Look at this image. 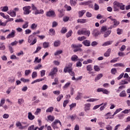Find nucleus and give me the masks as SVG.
I'll list each match as a JSON object with an SVG mask.
<instances>
[{"label":"nucleus","instance_id":"f257e3e1","mask_svg":"<svg viewBox=\"0 0 130 130\" xmlns=\"http://www.w3.org/2000/svg\"><path fill=\"white\" fill-rule=\"evenodd\" d=\"M113 5L114 12H118L119 11V9L120 10H121V11H124L125 9V5L117 1H114Z\"/></svg>","mask_w":130,"mask_h":130},{"label":"nucleus","instance_id":"f03ea898","mask_svg":"<svg viewBox=\"0 0 130 130\" xmlns=\"http://www.w3.org/2000/svg\"><path fill=\"white\" fill-rule=\"evenodd\" d=\"M72 67H73V63H69L68 66H66L63 70L64 73H68L70 74V76H75V72L73 71V68H72Z\"/></svg>","mask_w":130,"mask_h":130},{"label":"nucleus","instance_id":"7ed1b4c3","mask_svg":"<svg viewBox=\"0 0 130 130\" xmlns=\"http://www.w3.org/2000/svg\"><path fill=\"white\" fill-rule=\"evenodd\" d=\"M28 43H30V45H34L37 42V38L35 37L34 35H30L28 38Z\"/></svg>","mask_w":130,"mask_h":130},{"label":"nucleus","instance_id":"20e7f679","mask_svg":"<svg viewBox=\"0 0 130 130\" xmlns=\"http://www.w3.org/2000/svg\"><path fill=\"white\" fill-rule=\"evenodd\" d=\"M58 123L60 126H62L61 122H60V121L58 119H55L54 121L52 123L51 126L53 127V129H58V125H57Z\"/></svg>","mask_w":130,"mask_h":130},{"label":"nucleus","instance_id":"39448f33","mask_svg":"<svg viewBox=\"0 0 130 130\" xmlns=\"http://www.w3.org/2000/svg\"><path fill=\"white\" fill-rule=\"evenodd\" d=\"M81 47H82V44H73L71 45V48L72 49H74V52H77L79 50H81Z\"/></svg>","mask_w":130,"mask_h":130},{"label":"nucleus","instance_id":"423d86ee","mask_svg":"<svg viewBox=\"0 0 130 130\" xmlns=\"http://www.w3.org/2000/svg\"><path fill=\"white\" fill-rule=\"evenodd\" d=\"M23 11L24 15H29L31 12V6H26L22 8Z\"/></svg>","mask_w":130,"mask_h":130},{"label":"nucleus","instance_id":"0eeeda50","mask_svg":"<svg viewBox=\"0 0 130 130\" xmlns=\"http://www.w3.org/2000/svg\"><path fill=\"white\" fill-rule=\"evenodd\" d=\"M57 72V68H54L52 69H51V72L49 73V76H51L52 79H53V78L54 77V75H56Z\"/></svg>","mask_w":130,"mask_h":130},{"label":"nucleus","instance_id":"6e6552de","mask_svg":"<svg viewBox=\"0 0 130 130\" xmlns=\"http://www.w3.org/2000/svg\"><path fill=\"white\" fill-rule=\"evenodd\" d=\"M46 15L47 17H51L52 18H54L56 16L54 11H49L46 13Z\"/></svg>","mask_w":130,"mask_h":130},{"label":"nucleus","instance_id":"1a4fd4ad","mask_svg":"<svg viewBox=\"0 0 130 130\" xmlns=\"http://www.w3.org/2000/svg\"><path fill=\"white\" fill-rule=\"evenodd\" d=\"M84 109L85 112H88V111H89V110L91 109V104L90 103L85 104L84 105Z\"/></svg>","mask_w":130,"mask_h":130},{"label":"nucleus","instance_id":"9d476101","mask_svg":"<svg viewBox=\"0 0 130 130\" xmlns=\"http://www.w3.org/2000/svg\"><path fill=\"white\" fill-rule=\"evenodd\" d=\"M16 31L12 30V32L7 36V39H11V38H14L15 36Z\"/></svg>","mask_w":130,"mask_h":130},{"label":"nucleus","instance_id":"9b49d317","mask_svg":"<svg viewBox=\"0 0 130 130\" xmlns=\"http://www.w3.org/2000/svg\"><path fill=\"white\" fill-rule=\"evenodd\" d=\"M83 45L85 46H90L91 45V42L88 40H85L83 42H82Z\"/></svg>","mask_w":130,"mask_h":130},{"label":"nucleus","instance_id":"f8f14e48","mask_svg":"<svg viewBox=\"0 0 130 130\" xmlns=\"http://www.w3.org/2000/svg\"><path fill=\"white\" fill-rule=\"evenodd\" d=\"M113 43V41H108L102 44V46H108Z\"/></svg>","mask_w":130,"mask_h":130},{"label":"nucleus","instance_id":"ddd939ff","mask_svg":"<svg viewBox=\"0 0 130 130\" xmlns=\"http://www.w3.org/2000/svg\"><path fill=\"white\" fill-rule=\"evenodd\" d=\"M110 53H111V49L109 48L104 53V55L106 57H108V56H110Z\"/></svg>","mask_w":130,"mask_h":130},{"label":"nucleus","instance_id":"4468645a","mask_svg":"<svg viewBox=\"0 0 130 130\" xmlns=\"http://www.w3.org/2000/svg\"><path fill=\"white\" fill-rule=\"evenodd\" d=\"M35 15H39V14H44V11L43 10L41 9L40 10H39L38 9L37 10H35Z\"/></svg>","mask_w":130,"mask_h":130},{"label":"nucleus","instance_id":"2eb2a0df","mask_svg":"<svg viewBox=\"0 0 130 130\" xmlns=\"http://www.w3.org/2000/svg\"><path fill=\"white\" fill-rule=\"evenodd\" d=\"M90 31L89 30H82V35H85L86 36H90Z\"/></svg>","mask_w":130,"mask_h":130},{"label":"nucleus","instance_id":"dca6fc26","mask_svg":"<svg viewBox=\"0 0 130 130\" xmlns=\"http://www.w3.org/2000/svg\"><path fill=\"white\" fill-rule=\"evenodd\" d=\"M28 119H29V120H33V119H34V118H35V116L33 115L32 114V113L28 112Z\"/></svg>","mask_w":130,"mask_h":130},{"label":"nucleus","instance_id":"f3484780","mask_svg":"<svg viewBox=\"0 0 130 130\" xmlns=\"http://www.w3.org/2000/svg\"><path fill=\"white\" fill-rule=\"evenodd\" d=\"M45 79V77H44V78H40V79H36L31 82V84L33 85V84H35V83H38L39 82L44 81Z\"/></svg>","mask_w":130,"mask_h":130},{"label":"nucleus","instance_id":"a211bd4d","mask_svg":"<svg viewBox=\"0 0 130 130\" xmlns=\"http://www.w3.org/2000/svg\"><path fill=\"white\" fill-rule=\"evenodd\" d=\"M113 21L114 23L113 28H115V27H117L119 25V21H117V20L115 19Z\"/></svg>","mask_w":130,"mask_h":130},{"label":"nucleus","instance_id":"6ab92c4d","mask_svg":"<svg viewBox=\"0 0 130 130\" xmlns=\"http://www.w3.org/2000/svg\"><path fill=\"white\" fill-rule=\"evenodd\" d=\"M7 13L9 15H10V16H11V17H16V16L17 15V14H16V12L14 11H8Z\"/></svg>","mask_w":130,"mask_h":130},{"label":"nucleus","instance_id":"aec40b11","mask_svg":"<svg viewBox=\"0 0 130 130\" xmlns=\"http://www.w3.org/2000/svg\"><path fill=\"white\" fill-rule=\"evenodd\" d=\"M60 41L59 40H57L54 42V46L55 47H57L60 45Z\"/></svg>","mask_w":130,"mask_h":130},{"label":"nucleus","instance_id":"412c9836","mask_svg":"<svg viewBox=\"0 0 130 130\" xmlns=\"http://www.w3.org/2000/svg\"><path fill=\"white\" fill-rule=\"evenodd\" d=\"M103 77V74H99L96 76V77L95 78V82H97L98 80H100Z\"/></svg>","mask_w":130,"mask_h":130},{"label":"nucleus","instance_id":"4be33fe9","mask_svg":"<svg viewBox=\"0 0 130 130\" xmlns=\"http://www.w3.org/2000/svg\"><path fill=\"white\" fill-rule=\"evenodd\" d=\"M38 129V127H35L34 125H31L28 127L27 130H37Z\"/></svg>","mask_w":130,"mask_h":130},{"label":"nucleus","instance_id":"5701e85b","mask_svg":"<svg viewBox=\"0 0 130 130\" xmlns=\"http://www.w3.org/2000/svg\"><path fill=\"white\" fill-rule=\"evenodd\" d=\"M119 96L120 97H126V93L125 92V90L122 91L119 94Z\"/></svg>","mask_w":130,"mask_h":130},{"label":"nucleus","instance_id":"b1692460","mask_svg":"<svg viewBox=\"0 0 130 130\" xmlns=\"http://www.w3.org/2000/svg\"><path fill=\"white\" fill-rule=\"evenodd\" d=\"M76 117H77V116L74 114V115H72L69 116L68 117V119H70H70L72 121H74V120H75L76 119Z\"/></svg>","mask_w":130,"mask_h":130},{"label":"nucleus","instance_id":"393cba45","mask_svg":"<svg viewBox=\"0 0 130 130\" xmlns=\"http://www.w3.org/2000/svg\"><path fill=\"white\" fill-rule=\"evenodd\" d=\"M96 101H98V99L91 98L86 100L87 102H96Z\"/></svg>","mask_w":130,"mask_h":130},{"label":"nucleus","instance_id":"a878e982","mask_svg":"<svg viewBox=\"0 0 130 130\" xmlns=\"http://www.w3.org/2000/svg\"><path fill=\"white\" fill-rule=\"evenodd\" d=\"M71 60L72 61H77L78 60V56L74 55L71 57Z\"/></svg>","mask_w":130,"mask_h":130},{"label":"nucleus","instance_id":"bb28decb","mask_svg":"<svg viewBox=\"0 0 130 130\" xmlns=\"http://www.w3.org/2000/svg\"><path fill=\"white\" fill-rule=\"evenodd\" d=\"M31 30H36L37 29V24L36 23H32L30 26Z\"/></svg>","mask_w":130,"mask_h":130},{"label":"nucleus","instance_id":"cd10ccee","mask_svg":"<svg viewBox=\"0 0 130 130\" xmlns=\"http://www.w3.org/2000/svg\"><path fill=\"white\" fill-rule=\"evenodd\" d=\"M72 35H73V30H69L68 33H67L66 34V37L67 38H69V37H71V36H72Z\"/></svg>","mask_w":130,"mask_h":130},{"label":"nucleus","instance_id":"c85d7f7f","mask_svg":"<svg viewBox=\"0 0 130 130\" xmlns=\"http://www.w3.org/2000/svg\"><path fill=\"white\" fill-rule=\"evenodd\" d=\"M1 11L2 12H8L9 11V7L8 6H4L3 7H1Z\"/></svg>","mask_w":130,"mask_h":130},{"label":"nucleus","instance_id":"c756f323","mask_svg":"<svg viewBox=\"0 0 130 130\" xmlns=\"http://www.w3.org/2000/svg\"><path fill=\"white\" fill-rule=\"evenodd\" d=\"M105 118L106 119H111V113L110 112H108L106 114Z\"/></svg>","mask_w":130,"mask_h":130},{"label":"nucleus","instance_id":"7c9ffc66","mask_svg":"<svg viewBox=\"0 0 130 130\" xmlns=\"http://www.w3.org/2000/svg\"><path fill=\"white\" fill-rule=\"evenodd\" d=\"M110 34H111V31L108 30L105 33V34L104 35V37H105V38L108 37L109 36V35H110Z\"/></svg>","mask_w":130,"mask_h":130},{"label":"nucleus","instance_id":"2f4dec72","mask_svg":"<svg viewBox=\"0 0 130 130\" xmlns=\"http://www.w3.org/2000/svg\"><path fill=\"white\" fill-rule=\"evenodd\" d=\"M117 73V70H116V69L113 68L111 70V74H112V75H116Z\"/></svg>","mask_w":130,"mask_h":130},{"label":"nucleus","instance_id":"473e14b6","mask_svg":"<svg viewBox=\"0 0 130 130\" xmlns=\"http://www.w3.org/2000/svg\"><path fill=\"white\" fill-rule=\"evenodd\" d=\"M43 46L44 48H48V47H49V43L46 42H44Z\"/></svg>","mask_w":130,"mask_h":130},{"label":"nucleus","instance_id":"72a5a7b5","mask_svg":"<svg viewBox=\"0 0 130 130\" xmlns=\"http://www.w3.org/2000/svg\"><path fill=\"white\" fill-rule=\"evenodd\" d=\"M47 118L50 121H53L55 119L54 116L51 115L48 116Z\"/></svg>","mask_w":130,"mask_h":130},{"label":"nucleus","instance_id":"f704fd0d","mask_svg":"<svg viewBox=\"0 0 130 130\" xmlns=\"http://www.w3.org/2000/svg\"><path fill=\"white\" fill-rule=\"evenodd\" d=\"M63 98V95L60 94L56 98L57 102H59Z\"/></svg>","mask_w":130,"mask_h":130},{"label":"nucleus","instance_id":"c9c22d12","mask_svg":"<svg viewBox=\"0 0 130 130\" xmlns=\"http://www.w3.org/2000/svg\"><path fill=\"white\" fill-rule=\"evenodd\" d=\"M49 31L50 35H55V30L53 28H50Z\"/></svg>","mask_w":130,"mask_h":130},{"label":"nucleus","instance_id":"e433bc0d","mask_svg":"<svg viewBox=\"0 0 130 130\" xmlns=\"http://www.w3.org/2000/svg\"><path fill=\"white\" fill-rule=\"evenodd\" d=\"M127 84H128V82L125 80H121L120 82V85H127Z\"/></svg>","mask_w":130,"mask_h":130},{"label":"nucleus","instance_id":"4c0bfd02","mask_svg":"<svg viewBox=\"0 0 130 130\" xmlns=\"http://www.w3.org/2000/svg\"><path fill=\"white\" fill-rule=\"evenodd\" d=\"M90 5H91V2L90 1L83 2L82 3V6H90Z\"/></svg>","mask_w":130,"mask_h":130},{"label":"nucleus","instance_id":"58836bf2","mask_svg":"<svg viewBox=\"0 0 130 130\" xmlns=\"http://www.w3.org/2000/svg\"><path fill=\"white\" fill-rule=\"evenodd\" d=\"M67 31H68V29L66 27H62L60 31L61 33H62V34H64L67 33Z\"/></svg>","mask_w":130,"mask_h":130},{"label":"nucleus","instance_id":"ea45409f","mask_svg":"<svg viewBox=\"0 0 130 130\" xmlns=\"http://www.w3.org/2000/svg\"><path fill=\"white\" fill-rule=\"evenodd\" d=\"M70 4L72 7H75L77 5V2L74 0H70Z\"/></svg>","mask_w":130,"mask_h":130},{"label":"nucleus","instance_id":"a19ab883","mask_svg":"<svg viewBox=\"0 0 130 130\" xmlns=\"http://www.w3.org/2000/svg\"><path fill=\"white\" fill-rule=\"evenodd\" d=\"M20 81H21V82H23V83H28V82H30L29 79H26L24 78H21L20 79Z\"/></svg>","mask_w":130,"mask_h":130},{"label":"nucleus","instance_id":"79ce46f5","mask_svg":"<svg viewBox=\"0 0 130 130\" xmlns=\"http://www.w3.org/2000/svg\"><path fill=\"white\" fill-rule=\"evenodd\" d=\"M53 109L54 108L53 107H50L46 110V112H52Z\"/></svg>","mask_w":130,"mask_h":130},{"label":"nucleus","instance_id":"37998d69","mask_svg":"<svg viewBox=\"0 0 130 130\" xmlns=\"http://www.w3.org/2000/svg\"><path fill=\"white\" fill-rule=\"evenodd\" d=\"M41 58H40L38 57H36L35 59L34 62H37L38 63H39V62H41Z\"/></svg>","mask_w":130,"mask_h":130},{"label":"nucleus","instance_id":"c03bdc74","mask_svg":"<svg viewBox=\"0 0 130 130\" xmlns=\"http://www.w3.org/2000/svg\"><path fill=\"white\" fill-rule=\"evenodd\" d=\"M107 105V103H105V104H104L103 106H101L100 108V110L101 111H102V110H104V109H105V107Z\"/></svg>","mask_w":130,"mask_h":130},{"label":"nucleus","instance_id":"a18cd8bd","mask_svg":"<svg viewBox=\"0 0 130 130\" xmlns=\"http://www.w3.org/2000/svg\"><path fill=\"white\" fill-rule=\"evenodd\" d=\"M103 94H106L107 95H108V94L110 93V91H108V90H107L106 89L103 88Z\"/></svg>","mask_w":130,"mask_h":130},{"label":"nucleus","instance_id":"49530a36","mask_svg":"<svg viewBox=\"0 0 130 130\" xmlns=\"http://www.w3.org/2000/svg\"><path fill=\"white\" fill-rule=\"evenodd\" d=\"M23 103H24V100H23V99H19L18 100V104L19 105H22V104H23Z\"/></svg>","mask_w":130,"mask_h":130},{"label":"nucleus","instance_id":"de8ad7c7","mask_svg":"<svg viewBox=\"0 0 130 130\" xmlns=\"http://www.w3.org/2000/svg\"><path fill=\"white\" fill-rule=\"evenodd\" d=\"M37 77V72H33L32 74H31V77L32 79H35Z\"/></svg>","mask_w":130,"mask_h":130},{"label":"nucleus","instance_id":"09e8293b","mask_svg":"<svg viewBox=\"0 0 130 130\" xmlns=\"http://www.w3.org/2000/svg\"><path fill=\"white\" fill-rule=\"evenodd\" d=\"M114 67H124V65L122 63H117L114 64Z\"/></svg>","mask_w":130,"mask_h":130},{"label":"nucleus","instance_id":"8fccbe9b","mask_svg":"<svg viewBox=\"0 0 130 130\" xmlns=\"http://www.w3.org/2000/svg\"><path fill=\"white\" fill-rule=\"evenodd\" d=\"M100 9V7L99 5L96 3L94 4V10L95 11H98V10H99Z\"/></svg>","mask_w":130,"mask_h":130},{"label":"nucleus","instance_id":"3c124183","mask_svg":"<svg viewBox=\"0 0 130 130\" xmlns=\"http://www.w3.org/2000/svg\"><path fill=\"white\" fill-rule=\"evenodd\" d=\"M8 82H10V83H13V82H15V78L13 77H9L8 78Z\"/></svg>","mask_w":130,"mask_h":130},{"label":"nucleus","instance_id":"603ef678","mask_svg":"<svg viewBox=\"0 0 130 130\" xmlns=\"http://www.w3.org/2000/svg\"><path fill=\"white\" fill-rule=\"evenodd\" d=\"M30 74H31V70H27L25 71V72H24L25 76H28V75H30Z\"/></svg>","mask_w":130,"mask_h":130},{"label":"nucleus","instance_id":"864d4df0","mask_svg":"<svg viewBox=\"0 0 130 130\" xmlns=\"http://www.w3.org/2000/svg\"><path fill=\"white\" fill-rule=\"evenodd\" d=\"M28 24H29V22H28L27 21L25 22V23L22 25L23 29H26V28H28Z\"/></svg>","mask_w":130,"mask_h":130},{"label":"nucleus","instance_id":"5fc2aeb1","mask_svg":"<svg viewBox=\"0 0 130 130\" xmlns=\"http://www.w3.org/2000/svg\"><path fill=\"white\" fill-rule=\"evenodd\" d=\"M118 55L119 56H121V57H123V56H125V54H124L123 52H122V51H119L118 53Z\"/></svg>","mask_w":130,"mask_h":130},{"label":"nucleus","instance_id":"6e6d98bb","mask_svg":"<svg viewBox=\"0 0 130 130\" xmlns=\"http://www.w3.org/2000/svg\"><path fill=\"white\" fill-rule=\"evenodd\" d=\"M62 52V50H58L56 52H55L54 55L56 56V55H59V54H61Z\"/></svg>","mask_w":130,"mask_h":130},{"label":"nucleus","instance_id":"4d7b16f0","mask_svg":"<svg viewBox=\"0 0 130 130\" xmlns=\"http://www.w3.org/2000/svg\"><path fill=\"white\" fill-rule=\"evenodd\" d=\"M106 30H107V27L106 26H103L101 28V32H105Z\"/></svg>","mask_w":130,"mask_h":130},{"label":"nucleus","instance_id":"13d9d810","mask_svg":"<svg viewBox=\"0 0 130 130\" xmlns=\"http://www.w3.org/2000/svg\"><path fill=\"white\" fill-rule=\"evenodd\" d=\"M0 26H3V27L7 26V22H3V21L0 20Z\"/></svg>","mask_w":130,"mask_h":130},{"label":"nucleus","instance_id":"bf43d9fd","mask_svg":"<svg viewBox=\"0 0 130 130\" xmlns=\"http://www.w3.org/2000/svg\"><path fill=\"white\" fill-rule=\"evenodd\" d=\"M16 55L17 56H21V55L23 56V55H24V52H23V51H20L19 52L16 53Z\"/></svg>","mask_w":130,"mask_h":130},{"label":"nucleus","instance_id":"052dcab7","mask_svg":"<svg viewBox=\"0 0 130 130\" xmlns=\"http://www.w3.org/2000/svg\"><path fill=\"white\" fill-rule=\"evenodd\" d=\"M41 47L38 46L37 47V49L35 50V52H34V53H37L39 51H40L41 50Z\"/></svg>","mask_w":130,"mask_h":130},{"label":"nucleus","instance_id":"680f3d73","mask_svg":"<svg viewBox=\"0 0 130 130\" xmlns=\"http://www.w3.org/2000/svg\"><path fill=\"white\" fill-rule=\"evenodd\" d=\"M77 106V104L76 103H73L71 105H70L69 106L70 107V110H72V109H73V108H74V107H76V106Z\"/></svg>","mask_w":130,"mask_h":130},{"label":"nucleus","instance_id":"e2e57ef3","mask_svg":"<svg viewBox=\"0 0 130 130\" xmlns=\"http://www.w3.org/2000/svg\"><path fill=\"white\" fill-rule=\"evenodd\" d=\"M99 34L100 32L99 31H96V30H94L92 33L93 36H95V37H97Z\"/></svg>","mask_w":130,"mask_h":130},{"label":"nucleus","instance_id":"0e129e2a","mask_svg":"<svg viewBox=\"0 0 130 130\" xmlns=\"http://www.w3.org/2000/svg\"><path fill=\"white\" fill-rule=\"evenodd\" d=\"M125 48H126V47L125 46V45H123L121 47L119 50L120 51H122V52L124 51V50H125Z\"/></svg>","mask_w":130,"mask_h":130},{"label":"nucleus","instance_id":"69168bd1","mask_svg":"<svg viewBox=\"0 0 130 130\" xmlns=\"http://www.w3.org/2000/svg\"><path fill=\"white\" fill-rule=\"evenodd\" d=\"M41 68H42V65L39 64L37 66H36L34 68L35 70H40V69H41Z\"/></svg>","mask_w":130,"mask_h":130},{"label":"nucleus","instance_id":"338daca9","mask_svg":"<svg viewBox=\"0 0 130 130\" xmlns=\"http://www.w3.org/2000/svg\"><path fill=\"white\" fill-rule=\"evenodd\" d=\"M69 101L68 100L64 101L63 103V107H66L67 106V105L69 103Z\"/></svg>","mask_w":130,"mask_h":130},{"label":"nucleus","instance_id":"774afa93","mask_svg":"<svg viewBox=\"0 0 130 130\" xmlns=\"http://www.w3.org/2000/svg\"><path fill=\"white\" fill-rule=\"evenodd\" d=\"M106 128L107 130H112V126H111L110 125H108L106 126Z\"/></svg>","mask_w":130,"mask_h":130}]
</instances>
